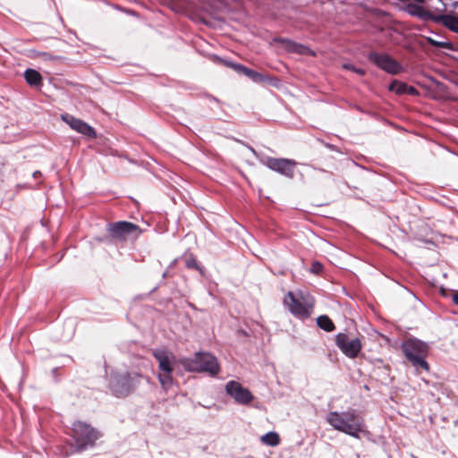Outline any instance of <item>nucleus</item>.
I'll return each instance as SVG.
<instances>
[{
  "instance_id": "412c9836",
  "label": "nucleus",
  "mask_w": 458,
  "mask_h": 458,
  "mask_svg": "<svg viewBox=\"0 0 458 458\" xmlns=\"http://www.w3.org/2000/svg\"><path fill=\"white\" fill-rule=\"evenodd\" d=\"M407 89L408 86L405 83L400 82L398 81H393L389 86V89L391 91H394L399 95L406 93Z\"/></svg>"
},
{
  "instance_id": "9b49d317",
  "label": "nucleus",
  "mask_w": 458,
  "mask_h": 458,
  "mask_svg": "<svg viewBox=\"0 0 458 458\" xmlns=\"http://www.w3.org/2000/svg\"><path fill=\"white\" fill-rule=\"evenodd\" d=\"M335 344L345 356L351 359L356 358L362 348L358 337L350 339L344 333L335 335Z\"/></svg>"
},
{
  "instance_id": "a878e982",
  "label": "nucleus",
  "mask_w": 458,
  "mask_h": 458,
  "mask_svg": "<svg viewBox=\"0 0 458 458\" xmlns=\"http://www.w3.org/2000/svg\"><path fill=\"white\" fill-rule=\"evenodd\" d=\"M406 93H409L411 95H416L418 93L417 89L412 86H408V89L406 90Z\"/></svg>"
},
{
  "instance_id": "bb28decb",
  "label": "nucleus",
  "mask_w": 458,
  "mask_h": 458,
  "mask_svg": "<svg viewBox=\"0 0 458 458\" xmlns=\"http://www.w3.org/2000/svg\"><path fill=\"white\" fill-rule=\"evenodd\" d=\"M453 301L458 305V291L453 295Z\"/></svg>"
},
{
  "instance_id": "dca6fc26",
  "label": "nucleus",
  "mask_w": 458,
  "mask_h": 458,
  "mask_svg": "<svg viewBox=\"0 0 458 458\" xmlns=\"http://www.w3.org/2000/svg\"><path fill=\"white\" fill-rule=\"evenodd\" d=\"M437 22H442L452 31L458 33V17L449 14H440L433 18Z\"/></svg>"
},
{
  "instance_id": "f3484780",
  "label": "nucleus",
  "mask_w": 458,
  "mask_h": 458,
  "mask_svg": "<svg viewBox=\"0 0 458 458\" xmlns=\"http://www.w3.org/2000/svg\"><path fill=\"white\" fill-rule=\"evenodd\" d=\"M24 78L30 86L38 87L42 83L41 74L34 69H27L24 72Z\"/></svg>"
},
{
  "instance_id": "aec40b11",
  "label": "nucleus",
  "mask_w": 458,
  "mask_h": 458,
  "mask_svg": "<svg viewBox=\"0 0 458 458\" xmlns=\"http://www.w3.org/2000/svg\"><path fill=\"white\" fill-rule=\"evenodd\" d=\"M406 11L412 16L426 18L428 16V13L423 9L422 6L419 4H408L406 6Z\"/></svg>"
},
{
  "instance_id": "423d86ee",
  "label": "nucleus",
  "mask_w": 458,
  "mask_h": 458,
  "mask_svg": "<svg viewBox=\"0 0 458 458\" xmlns=\"http://www.w3.org/2000/svg\"><path fill=\"white\" fill-rule=\"evenodd\" d=\"M153 356L158 362V380L162 387L168 390L174 383L172 373L175 363V356L165 349L154 350Z\"/></svg>"
},
{
  "instance_id": "4468645a",
  "label": "nucleus",
  "mask_w": 458,
  "mask_h": 458,
  "mask_svg": "<svg viewBox=\"0 0 458 458\" xmlns=\"http://www.w3.org/2000/svg\"><path fill=\"white\" fill-rule=\"evenodd\" d=\"M275 42L282 44L286 51L290 53H296L300 55H314V52L308 47L296 43L287 38H276Z\"/></svg>"
},
{
  "instance_id": "f03ea898",
  "label": "nucleus",
  "mask_w": 458,
  "mask_h": 458,
  "mask_svg": "<svg viewBox=\"0 0 458 458\" xmlns=\"http://www.w3.org/2000/svg\"><path fill=\"white\" fill-rule=\"evenodd\" d=\"M179 363L189 372L208 373L216 377L220 371V367L216 356L209 352H196L192 358H181Z\"/></svg>"
},
{
  "instance_id": "ddd939ff",
  "label": "nucleus",
  "mask_w": 458,
  "mask_h": 458,
  "mask_svg": "<svg viewBox=\"0 0 458 458\" xmlns=\"http://www.w3.org/2000/svg\"><path fill=\"white\" fill-rule=\"evenodd\" d=\"M62 119L77 132L90 138L96 137L95 130L82 120L78 119L69 114H63Z\"/></svg>"
},
{
  "instance_id": "c85d7f7f",
  "label": "nucleus",
  "mask_w": 458,
  "mask_h": 458,
  "mask_svg": "<svg viewBox=\"0 0 458 458\" xmlns=\"http://www.w3.org/2000/svg\"><path fill=\"white\" fill-rule=\"evenodd\" d=\"M40 174H41V173L39 171H36V172L33 173V177L37 178Z\"/></svg>"
},
{
  "instance_id": "39448f33",
  "label": "nucleus",
  "mask_w": 458,
  "mask_h": 458,
  "mask_svg": "<svg viewBox=\"0 0 458 458\" xmlns=\"http://www.w3.org/2000/svg\"><path fill=\"white\" fill-rule=\"evenodd\" d=\"M72 437L74 440V451L81 453L89 447H92L100 437V433L89 424L78 420L72 424Z\"/></svg>"
},
{
  "instance_id": "2eb2a0df",
  "label": "nucleus",
  "mask_w": 458,
  "mask_h": 458,
  "mask_svg": "<svg viewBox=\"0 0 458 458\" xmlns=\"http://www.w3.org/2000/svg\"><path fill=\"white\" fill-rule=\"evenodd\" d=\"M225 64L228 67L233 68L235 72L244 74L245 76L250 78L254 82L259 83V82H263L266 81V77L263 74H261L254 70H251L241 64H235V63H233L230 61H225Z\"/></svg>"
},
{
  "instance_id": "5701e85b",
  "label": "nucleus",
  "mask_w": 458,
  "mask_h": 458,
  "mask_svg": "<svg viewBox=\"0 0 458 458\" xmlns=\"http://www.w3.org/2000/svg\"><path fill=\"white\" fill-rule=\"evenodd\" d=\"M38 56H40L45 61H55L61 58L60 56L52 55L47 52L38 53Z\"/></svg>"
},
{
  "instance_id": "1a4fd4ad",
  "label": "nucleus",
  "mask_w": 458,
  "mask_h": 458,
  "mask_svg": "<svg viewBox=\"0 0 458 458\" xmlns=\"http://www.w3.org/2000/svg\"><path fill=\"white\" fill-rule=\"evenodd\" d=\"M368 59L377 67L390 74H398L403 71L400 63L392 58L388 54L371 52Z\"/></svg>"
},
{
  "instance_id": "6ab92c4d",
  "label": "nucleus",
  "mask_w": 458,
  "mask_h": 458,
  "mask_svg": "<svg viewBox=\"0 0 458 458\" xmlns=\"http://www.w3.org/2000/svg\"><path fill=\"white\" fill-rule=\"evenodd\" d=\"M261 441L267 445L276 446L280 443V437L276 432L271 431L263 435Z\"/></svg>"
},
{
  "instance_id": "7ed1b4c3",
  "label": "nucleus",
  "mask_w": 458,
  "mask_h": 458,
  "mask_svg": "<svg viewBox=\"0 0 458 458\" xmlns=\"http://www.w3.org/2000/svg\"><path fill=\"white\" fill-rule=\"evenodd\" d=\"M284 305L294 317L304 319L311 315L314 300L308 293L288 292L284 298Z\"/></svg>"
},
{
  "instance_id": "393cba45",
  "label": "nucleus",
  "mask_w": 458,
  "mask_h": 458,
  "mask_svg": "<svg viewBox=\"0 0 458 458\" xmlns=\"http://www.w3.org/2000/svg\"><path fill=\"white\" fill-rule=\"evenodd\" d=\"M310 270L311 272L318 274L322 270V265L319 262H313Z\"/></svg>"
},
{
  "instance_id": "20e7f679",
  "label": "nucleus",
  "mask_w": 458,
  "mask_h": 458,
  "mask_svg": "<svg viewBox=\"0 0 458 458\" xmlns=\"http://www.w3.org/2000/svg\"><path fill=\"white\" fill-rule=\"evenodd\" d=\"M403 352L406 359L411 362L417 369L429 370V365L426 360L428 352V345L416 338H410L403 342Z\"/></svg>"
},
{
  "instance_id": "a211bd4d",
  "label": "nucleus",
  "mask_w": 458,
  "mask_h": 458,
  "mask_svg": "<svg viewBox=\"0 0 458 458\" xmlns=\"http://www.w3.org/2000/svg\"><path fill=\"white\" fill-rule=\"evenodd\" d=\"M317 325L327 332H332L335 329L333 321L327 315H321L317 318Z\"/></svg>"
},
{
  "instance_id": "0eeeda50",
  "label": "nucleus",
  "mask_w": 458,
  "mask_h": 458,
  "mask_svg": "<svg viewBox=\"0 0 458 458\" xmlns=\"http://www.w3.org/2000/svg\"><path fill=\"white\" fill-rule=\"evenodd\" d=\"M141 375L136 372L114 373L110 386L117 397H124L133 392L140 382Z\"/></svg>"
},
{
  "instance_id": "4be33fe9",
  "label": "nucleus",
  "mask_w": 458,
  "mask_h": 458,
  "mask_svg": "<svg viewBox=\"0 0 458 458\" xmlns=\"http://www.w3.org/2000/svg\"><path fill=\"white\" fill-rule=\"evenodd\" d=\"M343 68L344 69H346V70H349V71H352L360 76H363L365 74V70L362 69V68H357L355 67L353 64H343Z\"/></svg>"
},
{
  "instance_id": "6e6552de",
  "label": "nucleus",
  "mask_w": 458,
  "mask_h": 458,
  "mask_svg": "<svg viewBox=\"0 0 458 458\" xmlns=\"http://www.w3.org/2000/svg\"><path fill=\"white\" fill-rule=\"evenodd\" d=\"M107 231L113 239L119 242L135 239L140 233L137 225L126 221L109 224Z\"/></svg>"
},
{
  "instance_id": "f8f14e48",
  "label": "nucleus",
  "mask_w": 458,
  "mask_h": 458,
  "mask_svg": "<svg viewBox=\"0 0 458 458\" xmlns=\"http://www.w3.org/2000/svg\"><path fill=\"white\" fill-rule=\"evenodd\" d=\"M225 392L235 403L242 405H248L254 399L253 394L248 388L243 387L239 382L234 380L226 383Z\"/></svg>"
},
{
  "instance_id": "f257e3e1",
  "label": "nucleus",
  "mask_w": 458,
  "mask_h": 458,
  "mask_svg": "<svg viewBox=\"0 0 458 458\" xmlns=\"http://www.w3.org/2000/svg\"><path fill=\"white\" fill-rule=\"evenodd\" d=\"M326 420L334 429L354 438H360V434L366 432L363 419L353 410L329 411Z\"/></svg>"
},
{
  "instance_id": "cd10ccee",
  "label": "nucleus",
  "mask_w": 458,
  "mask_h": 458,
  "mask_svg": "<svg viewBox=\"0 0 458 458\" xmlns=\"http://www.w3.org/2000/svg\"><path fill=\"white\" fill-rule=\"evenodd\" d=\"M194 265H195V261H194V260H192V261H188V262H187V266H188L189 267H193Z\"/></svg>"
},
{
  "instance_id": "b1692460",
  "label": "nucleus",
  "mask_w": 458,
  "mask_h": 458,
  "mask_svg": "<svg viewBox=\"0 0 458 458\" xmlns=\"http://www.w3.org/2000/svg\"><path fill=\"white\" fill-rule=\"evenodd\" d=\"M430 43L435 46V47H445V48H447L450 47V43L448 42H444V41H437V40H433V39H430Z\"/></svg>"
},
{
  "instance_id": "9d476101",
  "label": "nucleus",
  "mask_w": 458,
  "mask_h": 458,
  "mask_svg": "<svg viewBox=\"0 0 458 458\" xmlns=\"http://www.w3.org/2000/svg\"><path fill=\"white\" fill-rule=\"evenodd\" d=\"M263 163L269 169L289 179H292L294 176V170L297 163L293 159L267 157Z\"/></svg>"
}]
</instances>
